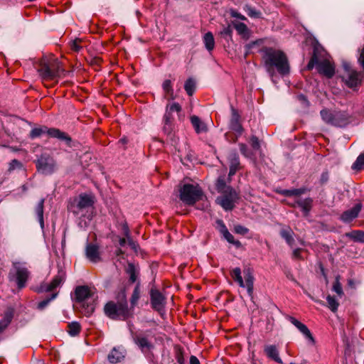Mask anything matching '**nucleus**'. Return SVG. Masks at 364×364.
Returning a JSON list of instances; mask_svg holds the SVG:
<instances>
[{"instance_id": "obj_31", "label": "nucleus", "mask_w": 364, "mask_h": 364, "mask_svg": "<svg viewBox=\"0 0 364 364\" xmlns=\"http://www.w3.org/2000/svg\"><path fill=\"white\" fill-rule=\"evenodd\" d=\"M294 232L289 228L282 229L280 232L281 236L286 240L287 243L292 247L294 244V238H293Z\"/></svg>"}, {"instance_id": "obj_23", "label": "nucleus", "mask_w": 364, "mask_h": 364, "mask_svg": "<svg viewBox=\"0 0 364 364\" xmlns=\"http://www.w3.org/2000/svg\"><path fill=\"white\" fill-rule=\"evenodd\" d=\"M164 95L168 100H173L176 98L171 80H166L162 84Z\"/></svg>"}, {"instance_id": "obj_46", "label": "nucleus", "mask_w": 364, "mask_h": 364, "mask_svg": "<svg viewBox=\"0 0 364 364\" xmlns=\"http://www.w3.org/2000/svg\"><path fill=\"white\" fill-rule=\"evenodd\" d=\"M80 43L81 40L77 38L72 41L70 44L71 49L75 52L80 51V50L82 48V46L80 45Z\"/></svg>"}, {"instance_id": "obj_58", "label": "nucleus", "mask_w": 364, "mask_h": 364, "mask_svg": "<svg viewBox=\"0 0 364 364\" xmlns=\"http://www.w3.org/2000/svg\"><path fill=\"white\" fill-rule=\"evenodd\" d=\"M136 277L135 275V273L134 271H132L131 274H130V281L132 282H134L136 281Z\"/></svg>"}, {"instance_id": "obj_52", "label": "nucleus", "mask_w": 364, "mask_h": 364, "mask_svg": "<svg viewBox=\"0 0 364 364\" xmlns=\"http://www.w3.org/2000/svg\"><path fill=\"white\" fill-rule=\"evenodd\" d=\"M218 223L220 225V232L224 236V235H225V232H229V231L227 229L226 226L225 225V224L223 223V221L218 220Z\"/></svg>"}, {"instance_id": "obj_44", "label": "nucleus", "mask_w": 364, "mask_h": 364, "mask_svg": "<svg viewBox=\"0 0 364 364\" xmlns=\"http://www.w3.org/2000/svg\"><path fill=\"white\" fill-rule=\"evenodd\" d=\"M22 166V164L21 163L18 161L17 159H13L10 163H9V168H8V171L9 172L14 171L15 168H21Z\"/></svg>"}, {"instance_id": "obj_4", "label": "nucleus", "mask_w": 364, "mask_h": 364, "mask_svg": "<svg viewBox=\"0 0 364 364\" xmlns=\"http://www.w3.org/2000/svg\"><path fill=\"white\" fill-rule=\"evenodd\" d=\"M30 276L31 272L25 263L12 262V268L9 272L8 278L10 282H15L18 289L21 290L26 287Z\"/></svg>"}, {"instance_id": "obj_47", "label": "nucleus", "mask_w": 364, "mask_h": 364, "mask_svg": "<svg viewBox=\"0 0 364 364\" xmlns=\"http://www.w3.org/2000/svg\"><path fill=\"white\" fill-rule=\"evenodd\" d=\"M240 151L241 153L246 157L252 158V153L250 152L247 146L245 144H240Z\"/></svg>"}, {"instance_id": "obj_45", "label": "nucleus", "mask_w": 364, "mask_h": 364, "mask_svg": "<svg viewBox=\"0 0 364 364\" xmlns=\"http://www.w3.org/2000/svg\"><path fill=\"white\" fill-rule=\"evenodd\" d=\"M306 252L304 249L296 248L294 249L292 253V257L296 259H303L304 257L302 255L303 252Z\"/></svg>"}, {"instance_id": "obj_15", "label": "nucleus", "mask_w": 364, "mask_h": 364, "mask_svg": "<svg viewBox=\"0 0 364 364\" xmlns=\"http://www.w3.org/2000/svg\"><path fill=\"white\" fill-rule=\"evenodd\" d=\"M316 68L318 72L328 78H331L335 73V68L327 58H318L316 62Z\"/></svg>"}, {"instance_id": "obj_14", "label": "nucleus", "mask_w": 364, "mask_h": 364, "mask_svg": "<svg viewBox=\"0 0 364 364\" xmlns=\"http://www.w3.org/2000/svg\"><path fill=\"white\" fill-rule=\"evenodd\" d=\"M343 68L346 71L344 78L346 83L350 87H354L360 85L364 77L363 73H358L353 70L350 64L345 63H343Z\"/></svg>"}, {"instance_id": "obj_10", "label": "nucleus", "mask_w": 364, "mask_h": 364, "mask_svg": "<svg viewBox=\"0 0 364 364\" xmlns=\"http://www.w3.org/2000/svg\"><path fill=\"white\" fill-rule=\"evenodd\" d=\"M232 278L236 282L240 287L246 288L249 295L253 291L254 278L249 270L244 272L245 281L241 275V269L239 267L234 268L230 272Z\"/></svg>"}, {"instance_id": "obj_24", "label": "nucleus", "mask_w": 364, "mask_h": 364, "mask_svg": "<svg viewBox=\"0 0 364 364\" xmlns=\"http://www.w3.org/2000/svg\"><path fill=\"white\" fill-rule=\"evenodd\" d=\"M230 127L232 130L241 134L242 128L240 123V116L235 109H232Z\"/></svg>"}, {"instance_id": "obj_30", "label": "nucleus", "mask_w": 364, "mask_h": 364, "mask_svg": "<svg viewBox=\"0 0 364 364\" xmlns=\"http://www.w3.org/2000/svg\"><path fill=\"white\" fill-rule=\"evenodd\" d=\"M45 199L42 198L36 207L35 211L38 217V220L41 225V228H44L43 221V208H44Z\"/></svg>"}, {"instance_id": "obj_11", "label": "nucleus", "mask_w": 364, "mask_h": 364, "mask_svg": "<svg viewBox=\"0 0 364 364\" xmlns=\"http://www.w3.org/2000/svg\"><path fill=\"white\" fill-rule=\"evenodd\" d=\"M36 164L38 171L46 175L53 173L56 167L54 159L47 153L42 154Z\"/></svg>"}, {"instance_id": "obj_26", "label": "nucleus", "mask_w": 364, "mask_h": 364, "mask_svg": "<svg viewBox=\"0 0 364 364\" xmlns=\"http://www.w3.org/2000/svg\"><path fill=\"white\" fill-rule=\"evenodd\" d=\"M124 358L123 350L119 348H114L108 355V360L111 363H117L120 362Z\"/></svg>"}, {"instance_id": "obj_40", "label": "nucleus", "mask_w": 364, "mask_h": 364, "mask_svg": "<svg viewBox=\"0 0 364 364\" xmlns=\"http://www.w3.org/2000/svg\"><path fill=\"white\" fill-rule=\"evenodd\" d=\"M139 296H140V289H139V286L137 284L134 289V291L132 293V298L130 300L132 306H134L136 304L138 299H139Z\"/></svg>"}, {"instance_id": "obj_28", "label": "nucleus", "mask_w": 364, "mask_h": 364, "mask_svg": "<svg viewBox=\"0 0 364 364\" xmlns=\"http://www.w3.org/2000/svg\"><path fill=\"white\" fill-rule=\"evenodd\" d=\"M133 338L134 342L141 348L142 350H144L145 348L150 349L151 346L146 338L140 334H136Z\"/></svg>"}, {"instance_id": "obj_3", "label": "nucleus", "mask_w": 364, "mask_h": 364, "mask_svg": "<svg viewBox=\"0 0 364 364\" xmlns=\"http://www.w3.org/2000/svg\"><path fill=\"white\" fill-rule=\"evenodd\" d=\"M65 279L66 272L63 268L60 267L58 269V274L53 278L50 283L43 282L36 289L35 291L37 293L52 292L49 297L38 303V309L43 310L47 306L50 301L55 299L57 297L58 291H55V290L64 283Z\"/></svg>"}, {"instance_id": "obj_27", "label": "nucleus", "mask_w": 364, "mask_h": 364, "mask_svg": "<svg viewBox=\"0 0 364 364\" xmlns=\"http://www.w3.org/2000/svg\"><path fill=\"white\" fill-rule=\"evenodd\" d=\"M191 122L196 132L199 134L207 131L206 125L197 116H192Z\"/></svg>"}, {"instance_id": "obj_61", "label": "nucleus", "mask_w": 364, "mask_h": 364, "mask_svg": "<svg viewBox=\"0 0 364 364\" xmlns=\"http://www.w3.org/2000/svg\"><path fill=\"white\" fill-rule=\"evenodd\" d=\"M149 147H150V149H151V148L153 147V144H151V145L149 146Z\"/></svg>"}, {"instance_id": "obj_29", "label": "nucleus", "mask_w": 364, "mask_h": 364, "mask_svg": "<svg viewBox=\"0 0 364 364\" xmlns=\"http://www.w3.org/2000/svg\"><path fill=\"white\" fill-rule=\"evenodd\" d=\"M203 41L205 48L208 51H211L215 48V39L211 32L206 33L203 38Z\"/></svg>"}, {"instance_id": "obj_54", "label": "nucleus", "mask_w": 364, "mask_h": 364, "mask_svg": "<svg viewBox=\"0 0 364 364\" xmlns=\"http://www.w3.org/2000/svg\"><path fill=\"white\" fill-rule=\"evenodd\" d=\"M259 41H254L246 46L247 53L249 52L255 45H257Z\"/></svg>"}, {"instance_id": "obj_19", "label": "nucleus", "mask_w": 364, "mask_h": 364, "mask_svg": "<svg viewBox=\"0 0 364 364\" xmlns=\"http://www.w3.org/2000/svg\"><path fill=\"white\" fill-rule=\"evenodd\" d=\"M93 203L94 201L92 196L86 194H81L79 196V199L76 205L77 210H73V213L75 214H78L80 210H82L92 206Z\"/></svg>"}, {"instance_id": "obj_34", "label": "nucleus", "mask_w": 364, "mask_h": 364, "mask_svg": "<svg viewBox=\"0 0 364 364\" xmlns=\"http://www.w3.org/2000/svg\"><path fill=\"white\" fill-rule=\"evenodd\" d=\"M67 331L71 336H76L81 331V326L77 321L71 322L68 325Z\"/></svg>"}, {"instance_id": "obj_35", "label": "nucleus", "mask_w": 364, "mask_h": 364, "mask_svg": "<svg viewBox=\"0 0 364 364\" xmlns=\"http://www.w3.org/2000/svg\"><path fill=\"white\" fill-rule=\"evenodd\" d=\"M233 26L240 35L242 36L244 38H248L249 30L245 23L235 22L233 23Z\"/></svg>"}, {"instance_id": "obj_62", "label": "nucleus", "mask_w": 364, "mask_h": 364, "mask_svg": "<svg viewBox=\"0 0 364 364\" xmlns=\"http://www.w3.org/2000/svg\"><path fill=\"white\" fill-rule=\"evenodd\" d=\"M154 142H157V139L156 138L154 139Z\"/></svg>"}, {"instance_id": "obj_21", "label": "nucleus", "mask_w": 364, "mask_h": 364, "mask_svg": "<svg viewBox=\"0 0 364 364\" xmlns=\"http://www.w3.org/2000/svg\"><path fill=\"white\" fill-rule=\"evenodd\" d=\"M14 314L13 308H7L4 313L3 318L0 321V333L2 332L11 323Z\"/></svg>"}, {"instance_id": "obj_18", "label": "nucleus", "mask_w": 364, "mask_h": 364, "mask_svg": "<svg viewBox=\"0 0 364 364\" xmlns=\"http://www.w3.org/2000/svg\"><path fill=\"white\" fill-rule=\"evenodd\" d=\"M362 208L361 203H357L351 209L348 210L341 215V220L344 223H350L358 217Z\"/></svg>"}, {"instance_id": "obj_48", "label": "nucleus", "mask_w": 364, "mask_h": 364, "mask_svg": "<svg viewBox=\"0 0 364 364\" xmlns=\"http://www.w3.org/2000/svg\"><path fill=\"white\" fill-rule=\"evenodd\" d=\"M234 230L236 233L237 234H240V235H245L248 232V229L246 228L244 226H242V225H235V228H234Z\"/></svg>"}, {"instance_id": "obj_32", "label": "nucleus", "mask_w": 364, "mask_h": 364, "mask_svg": "<svg viewBox=\"0 0 364 364\" xmlns=\"http://www.w3.org/2000/svg\"><path fill=\"white\" fill-rule=\"evenodd\" d=\"M216 189L220 193L227 192L228 191H230L234 190L232 187L227 186L225 184V179L223 177H219L218 178L216 182Z\"/></svg>"}, {"instance_id": "obj_60", "label": "nucleus", "mask_w": 364, "mask_h": 364, "mask_svg": "<svg viewBox=\"0 0 364 364\" xmlns=\"http://www.w3.org/2000/svg\"><path fill=\"white\" fill-rule=\"evenodd\" d=\"M127 141H128V140H127V139L126 137H123V138H122V139L119 141V143H122V144H127Z\"/></svg>"}, {"instance_id": "obj_25", "label": "nucleus", "mask_w": 364, "mask_h": 364, "mask_svg": "<svg viewBox=\"0 0 364 364\" xmlns=\"http://www.w3.org/2000/svg\"><path fill=\"white\" fill-rule=\"evenodd\" d=\"M230 171L229 177L232 176L241 168L239 157L235 154H232L230 158Z\"/></svg>"}, {"instance_id": "obj_55", "label": "nucleus", "mask_w": 364, "mask_h": 364, "mask_svg": "<svg viewBox=\"0 0 364 364\" xmlns=\"http://www.w3.org/2000/svg\"><path fill=\"white\" fill-rule=\"evenodd\" d=\"M94 309H95V308L92 304L87 305L85 309V311H86L85 314H90L94 311Z\"/></svg>"}, {"instance_id": "obj_1", "label": "nucleus", "mask_w": 364, "mask_h": 364, "mask_svg": "<svg viewBox=\"0 0 364 364\" xmlns=\"http://www.w3.org/2000/svg\"><path fill=\"white\" fill-rule=\"evenodd\" d=\"M262 60L264 67L274 82L276 74L284 76L289 73V64L286 54L280 50L265 48L262 50Z\"/></svg>"}, {"instance_id": "obj_16", "label": "nucleus", "mask_w": 364, "mask_h": 364, "mask_svg": "<svg viewBox=\"0 0 364 364\" xmlns=\"http://www.w3.org/2000/svg\"><path fill=\"white\" fill-rule=\"evenodd\" d=\"M95 291L87 286H79L75 288V296L77 303H84L85 301L92 298Z\"/></svg>"}, {"instance_id": "obj_20", "label": "nucleus", "mask_w": 364, "mask_h": 364, "mask_svg": "<svg viewBox=\"0 0 364 364\" xmlns=\"http://www.w3.org/2000/svg\"><path fill=\"white\" fill-rule=\"evenodd\" d=\"M85 255L87 259L92 262L96 263L100 261L99 247L96 245L87 244L85 249Z\"/></svg>"}, {"instance_id": "obj_2", "label": "nucleus", "mask_w": 364, "mask_h": 364, "mask_svg": "<svg viewBox=\"0 0 364 364\" xmlns=\"http://www.w3.org/2000/svg\"><path fill=\"white\" fill-rule=\"evenodd\" d=\"M37 70L43 80L55 81L64 76L65 70L61 63L56 58H43L37 67Z\"/></svg>"}, {"instance_id": "obj_13", "label": "nucleus", "mask_w": 364, "mask_h": 364, "mask_svg": "<svg viewBox=\"0 0 364 364\" xmlns=\"http://www.w3.org/2000/svg\"><path fill=\"white\" fill-rule=\"evenodd\" d=\"M177 117L181 121L183 118L181 106L176 102H169L166 107L164 120L166 124H171Z\"/></svg>"}, {"instance_id": "obj_59", "label": "nucleus", "mask_w": 364, "mask_h": 364, "mask_svg": "<svg viewBox=\"0 0 364 364\" xmlns=\"http://www.w3.org/2000/svg\"><path fill=\"white\" fill-rule=\"evenodd\" d=\"M126 242H127V239L126 238H121L119 240V245L122 247L124 246Z\"/></svg>"}, {"instance_id": "obj_22", "label": "nucleus", "mask_w": 364, "mask_h": 364, "mask_svg": "<svg viewBox=\"0 0 364 364\" xmlns=\"http://www.w3.org/2000/svg\"><path fill=\"white\" fill-rule=\"evenodd\" d=\"M264 353L269 358L278 363H282V360L279 355V351L276 346L267 345L264 347Z\"/></svg>"}, {"instance_id": "obj_9", "label": "nucleus", "mask_w": 364, "mask_h": 364, "mask_svg": "<svg viewBox=\"0 0 364 364\" xmlns=\"http://www.w3.org/2000/svg\"><path fill=\"white\" fill-rule=\"evenodd\" d=\"M201 197L202 191L198 186L184 184L180 189V199L187 205H193Z\"/></svg>"}, {"instance_id": "obj_63", "label": "nucleus", "mask_w": 364, "mask_h": 364, "mask_svg": "<svg viewBox=\"0 0 364 364\" xmlns=\"http://www.w3.org/2000/svg\"><path fill=\"white\" fill-rule=\"evenodd\" d=\"M160 298H161V300L162 299V296L161 295L160 296Z\"/></svg>"}, {"instance_id": "obj_56", "label": "nucleus", "mask_w": 364, "mask_h": 364, "mask_svg": "<svg viewBox=\"0 0 364 364\" xmlns=\"http://www.w3.org/2000/svg\"><path fill=\"white\" fill-rule=\"evenodd\" d=\"M190 364H200V362L196 356L192 355L190 358Z\"/></svg>"}, {"instance_id": "obj_49", "label": "nucleus", "mask_w": 364, "mask_h": 364, "mask_svg": "<svg viewBox=\"0 0 364 364\" xmlns=\"http://www.w3.org/2000/svg\"><path fill=\"white\" fill-rule=\"evenodd\" d=\"M250 144L252 147L255 150H258L259 149V140L256 136H252L250 139Z\"/></svg>"}, {"instance_id": "obj_41", "label": "nucleus", "mask_w": 364, "mask_h": 364, "mask_svg": "<svg viewBox=\"0 0 364 364\" xmlns=\"http://www.w3.org/2000/svg\"><path fill=\"white\" fill-rule=\"evenodd\" d=\"M244 10L250 17L258 18L260 16L259 12L257 11L254 8L249 5H245L244 6Z\"/></svg>"}, {"instance_id": "obj_17", "label": "nucleus", "mask_w": 364, "mask_h": 364, "mask_svg": "<svg viewBox=\"0 0 364 364\" xmlns=\"http://www.w3.org/2000/svg\"><path fill=\"white\" fill-rule=\"evenodd\" d=\"M289 321L294 326H296L298 330L304 335L305 336V337L306 338H308L311 343L312 344H314L315 343V341H314V337L312 336L309 329L308 328V327L302 323L301 322H300L299 321H298L297 319H296L295 318L292 317V316H289Z\"/></svg>"}, {"instance_id": "obj_8", "label": "nucleus", "mask_w": 364, "mask_h": 364, "mask_svg": "<svg viewBox=\"0 0 364 364\" xmlns=\"http://www.w3.org/2000/svg\"><path fill=\"white\" fill-rule=\"evenodd\" d=\"M43 134H47L50 137L63 141L68 146H70L72 141L71 137L67 133L60 131L59 129L48 128L46 126L36 127L31 131L29 136L31 139H35L41 136Z\"/></svg>"}, {"instance_id": "obj_7", "label": "nucleus", "mask_w": 364, "mask_h": 364, "mask_svg": "<svg viewBox=\"0 0 364 364\" xmlns=\"http://www.w3.org/2000/svg\"><path fill=\"white\" fill-rule=\"evenodd\" d=\"M324 122L338 127H344L350 122V115L346 112L323 109L320 112Z\"/></svg>"}, {"instance_id": "obj_50", "label": "nucleus", "mask_w": 364, "mask_h": 364, "mask_svg": "<svg viewBox=\"0 0 364 364\" xmlns=\"http://www.w3.org/2000/svg\"><path fill=\"white\" fill-rule=\"evenodd\" d=\"M125 235H126V237H127V240H128V244H129V245L132 248H133V249H136V245L135 242H134L132 239H131V238L129 237V230H128L127 228H126V230H125Z\"/></svg>"}, {"instance_id": "obj_33", "label": "nucleus", "mask_w": 364, "mask_h": 364, "mask_svg": "<svg viewBox=\"0 0 364 364\" xmlns=\"http://www.w3.org/2000/svg\"><path fill=\"white\" fill-rule=\"evenodd\" d=\"M346 236L355 242H364V231L353 230L346 233Z\"/></svg>"}, {"instance_id": "obj_5", "label": "nucleus", "mask_w": 364, "mask_h": 364, "mask_svg": "<svg viewBox=\"0 0 364 364\" xmlns=\"http://www.w3.org/2000/svg\"><path fill=\"white\" fill-rule=\"evenodd\" d=\"M305 192L304 188L282 190L279 193L287 197H294L293 202H287V203L293 207L298 206L307 215L312 206V200L310 198L301 199L300 196Z\"/></svg>"}, {"instance_id": "obj_57", "label": "nucleus", "mask_w": 364, "mask_h": 364, "mask_svg": "<svg viewBox=\"0 0 364 364\" xmlns=\"http://www.w3.org/2000/svg\"><path fill=\"white\" fill-rule=\"evenodd\" d=\"M232 16H234V17L238 18H240L241 20H245L246 19V18L243 15H242V14H240L239 13H237V12H232Z\"/></svg>"}, {"instance_id": "obj_43", "label": "nucleus", "mask_w": 364, "mask_h": 364, "mask_svg": "<svg viewBox=\"0 0 364 364\" xmlns=\"http://www.w3.org/2000/svg\"><path fill=\"white\" fill-rule=\"evenodd\" d=\"M333 290L340 296H341L343 294L338 277H336V281L333 283Z\"/></svg>"}, {"instance_id": "obj_42", "label": "nucleus", "mask_w": 364, "mask_h": 364, "mask_svg": "<svg viewBox=\"0 0 364 364\" xmlns=\"http://www.w3.org/2000/svg\"><path fill=\"white\" fill-rule=\"evenodd\" d=\"M225 239L230 243L239 247L241 246L240 241L235 240L233 235L230 232H225V235L223 236Z\"/></svg>"}, {"instance_id": "obj_12", "label": "nucleus", "mask_w": 364, "mask_h": 364, "mask_svg": "<svg viewBox=\"0 0 364 364\" xmlns=\"http://www.w3.org/2000/svg\"><path fill=\"white\" fill-rule=\"evenodd\" d=\"M238 193L235 190L228 191L227 192L221 193V196H218L216 199V202L219 204L224 210H231L235 207V203L238 200Z\"/></svg>"}, {"instance_id": "obj_39", "label": "nucleus", "mask_w": 364, "mask_h": 364, "mask_svg": "<svg viewBox=\"0 0 364 364\" xmlns=\"http://www.w3.org/2000/svg\"><path fill=\"white\" fill-rule=\"evenodd\" d=\"M326 300L328 308L333 312L336 311L338 307V302L336 300V299L328 295L326 297Z\"/></svg>"}, {"instance_id": "obj_6", "label": "nucleus", "mask_w": 364, "mask_h": 364, "mask_svg": "<svg viewBox=\"0 0 364 364\" xmlns=\"http://www.w3.org/2000/svg\"><path fill=\"white\" fill-rule=\"evenodd\" d=\"M104 310L105 314L112 319L125 320L132 315L126 301L118 303L109 301L105 306Z\"/></svg>"}, {"instance_id": "obj_38", "label": "nucleus", "mask_w": 364, "mask_h": 364, "mask_svg": "<svg viewBox=\"0 0 364 364\" xmlns=\"http://www.w3.org/2000/svg\"><path fill=\"white\" fill-rule=\"evenodd\" d=\"M352 168L354 170H362L364 169V154H360L354 162L352 166Z\"/></svg>"}, {"instance_id": "obj_37", "label": "nucleus", "mask_w": 364, "mask_h": 364, "mask_svg": "<svg viewBox=\"0 0 364 364\" xmlns=\"http://www.w3.org/2000/svg\"><path fill=\"white\" fill-rule=\"evenodd\" d=\"M184 89L189 96L193 95L196 89L195 81L191 78L187 80L184 85Z\"/></svg>"}, {"instance_id": "obj_51", "label": "nucleus", "mask_w": 364, "mask_h": 364, "mask_svg": "<svg viewBox=\"0 0 364 364\" xmlns=\"http://www.w3.org/2000/svg\"><path fill=\"white\" fill-rule=\"evenodd\" d=\"M318 60V58L314 55L311 60L309 61L308 65H307V68L309 70H311L314 65L316 66V62Z\"/></svg>"}, {"instance_id": "obj_53", "label": "nucleus", "mask_w": 364, "mask_h": 364, "mask_svg": "<svg viewBox=\"0 0 364 364\" xmlns=\"http://www.w3.org/2000/svg\"><path fill=\"white\" fill-rule=\"evenodd\" d=\"M358 62L360 65L362 66V68L364 69V47L360 51Z\"/></svg>"}, {"instance_id": "obj_36", "label": "nucleus", "mask_w": 364, "mask_h": 364, "mask_svg": "<svg viewBox=\"0 0 364 364\" xmlns=\"http://www.w3.org/2000/svg\"><path fill=\"white\" fill-rule=\"evenodd\" d=\"M151 296L153 309L159 311V292L157 290H151Z\"/></svg>"}]
</instances>
